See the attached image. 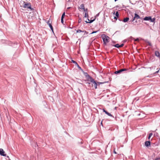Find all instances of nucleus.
I'll return each mask as SVG.
<instances>
[{
  "instance_id": "f3484780",
  "label": "nucleus",
  "mask_w": 160,
  "mask_h": 160,
  "mask_svg": "<svg viewBox=\"0 0 160 160\" xmlns=\"http://www.w3.org/2000/svg\"><path fill=\"white\" fill-rule=\"evenodd\" d=\"M80 9H82L84 10V11H86V9H85L84 6V5L83 4H82L80 6V8H79Z\"/></svg>"
},
{
  "instance_id": "7ed1b4c3",
  "label": "nucleus",
  "mask_w": 160,
  "mask_h": 160,
  "mask_svg": "<svg viewBox=\"0 0 160 160\" xmlns=\"http://www.w3.org/2000/svg\"><path fill=\"white\" fill-rule=\"evenodd\" d=\"M91 82L92 83V87L94 88L95 89L97 88V86H98V83L94 80L92 78L90 80Z\"/></svg>"
},
{
  "instance_id": "20e7f679",
  "label": "nucleus",
  "mask_w": 160,
  "mask_h": 160,
  "mask_svg": "<svg viewBox=\"0 0 160 160\" xmlns=\"http://www.w3.org/2000/svg\"><path fill=\"white\" fill-rule=\"evenodd\" d=\"M143 20L145 21H149L150 22H154L155 20L154 18H152L151 16L146 17L143 18Z\"/></svg>"
},
{
  "instance_id": "39448f33",
  "label": "nucleus",
  "mask_w": 160,
  "mask_h": 160,
  "mask_svg": "<svg viewBox=\"0 0 160 160\" xmlns=\"http://www.w3.org/2000/svg\"><path fill=\"white\" fill-rule=\"evenodd\" d=\"M128 70V69H126V68H123V69H121L119 70L115 71L114 72V73L116 74L120 73H121V72H122L127 71Z\"/></svg>"
},
{
  "instance_id": "2f4dec72",
  "label": "nucleus",
  "mask_w": 160,
  "mask_h": 160,
  "mask_svg": "<svg viewBox=\"0 0 160 160\" xmlns=\"http://www.w3.org/2000/svg\"><path fill=\"white\" fill-rule=\"evenodd\" d=\"M98 32V31H93V32H92L91 34H93V33H96L97 32Z\"/></svg>"
},
{
  "instance_id": "0eeeda50",
  "label": "nucleus",
  "mask_w": 160,
  "mask_h": 160,
  "mask_svg": "<svg viewBox=\"0 0 160 160\" xmlns=\"http://www.w3.org/2000/svg\"><path fill=\"white\" fill-rule=\"evenodd\" d=\"M84 74L88 80H90L92 78L87 72H84Z\"/></svg>"
},
{
  "instance_id": "f03ea898",
  "label": "nucleus",
  "mask_w": 160,
  "mask_h": 160,
  "mask_svg": "<svg viewBox=\"0 0 160 160\" xmlns=\"http://www.w3.org/2000/svg\"><path fill=\"white\" fill-rule=\"evenodd\" d=\"M23 7L24 8H29L31 10H33V8H31V5L30 3H25V2L23 1Z\"/></svg>"
},
{
  "instance_id": "a211bd4d",
  "label": "nucleus",
  "mask_w": 160,
  "mask_h": 160,
  "mask_svg": "<svg viewBox=\"0 0 160 160\" xmlns=\"http://www.w3.org/2000/svg\"><path fill=\"white\" fill-rule=\"evenodd\" d=\"M129 18H126L124 19L123 20V21L124 22H126L128 21L129 20Z\"/></svg>"
},
{
  "instance_id": "6ab92c4d",
  "label": "nucleus",
  "mask_w": 160,
  "mask_h": 160,
  "mask_svg": "<svg viewBox=\"0 0 160 160\" xmlns=\"http://www.w3.org/2000/svg\"><path fill=\"white\" fill-rule=\"evenodd\" d=\"M145 42H146L147 43L149 46H152V44H151V43L150 42L148 41V40H146L145 41Z\"/></svg>"
},
{
  "instance_id": "412c9836",
  "label": "nucleus",
  "mask_w": 160,
  "mask_h": 160,
  "mask_svg": "<svg viewBox=\"0 0 160 160\" xmlns=\"http://www.w3.org/2000/svg\"><path fill=\"white\" fill-rule=\"evenodd\" d=\"M159 144V142H157V143H155L153 144V146H158Z\"/></svg>"
},
{
  "instance_id": "f8f14e48",
  "label": "nucleus",
  "mask_w": 160,
  "mask_h": 160,
  "mask_svg": "<svg viewBox=\"0 0 160 160\" xmlns=\"http://www.w3.org/2000/svg\"><path fill=\"white\" fill-rule=\"evenodd\" d=\"M155 55L157 57L160 58V53L158 51H155Z\"/></svg>"
},
{
  "instance_id": "f257e3e1",
  "label": "nucleus",
  "mask_w": 160,
  "mask_h": 160,
  "mask_svg": "<svg viewBox=\"0 0 160 160\" xmlns=\"http://www.w3.org/2000/svg\"><path fill=\"white\" fill-rule=\"evenodd\" d=\"M102 38L103 39V43L105 45L109 42V38L108 36L105 35L103 34L102 35Z\"/></svg>"
},
{
  "instance_id": "473e14b6",
  "label": "nucleus",
  "mask_w": 160,
  "mask_h": 160,
  "mask_svg": "<svg viewBox=\"0 0 160 160\" xmlns=\"http://www.w3.org/2000/svg\"><path fill=\"white\" fill-rule=\"evenodd\" d=\"M101 125L102 126V121L100 123Z\"/></svg>"
},
{
  "instance_id": "1a4fd4ad",
  "label": "nucleus",
  "mask_w": 160,
  "mask_h": 160,
  "mask_svg": "<svg viewBox=\"0 0 160 160\" xmlns=\"http://www.w3.org/2000/svg\"><path fill=\"white\" fill-rule=\"evenodd\" d=\"M47 24L49 25L52 32H53V29L51 24L49 20L47 22Z\"/></svg>"
},
{
  "instance_id": "bb28decb",
  "label": "nucleus",
  "mask_w": 160,
  "mask_h": 160,
  "mask_svg": "<svg viewBox=\"0 0 160 160\" xmlns=\"http://www.w3.org/2000/svg\"><path fill=\"white\" fill-rule=\"evenodd\" d=\"M63 18H61V22L62 23V24H64L63 23V22H64V21H63Z\"/></svg>"
},
{
  "instance_id": "393cba45",
  "label": "nucleus",
  "mask_w": 160,
  "mask_h": 160,
  "mask_svg": "<svg viewBox=\"0 0 160 160\" xmlns=\"http://www.w3.org/2000/svg\"><path fill=\"white\" fill-rule=\"evenodd\" d=\"M65 16V12H64L62 14V17H61V18H64V16Z\"/></svg>"
},
{
  "instance_id": "dca6fc26",
  "label": "nucleus",
  "mask_w": 160,
  "mask_h": 160,
  "mask_svg": "<svg viewBox=\"0 0 160 160\" xmlns=\"http://www.w3.org/2000/svg\"><path fill=\"white\" fill-rule=\"evenodd\" d=\"M77 33H79L81 32H85V33H87V32L85 31H82L80 29H78L76 31Z\"/></svg>"
},
{
  "instance_id": "9d476101",
  "label": "nucleus",
  "mask_w": 160,
  "mask_h": 160,
  "mask_svg": "<svg viewBox=\"0 0 160 160\" xmlns=\"http://www.w3.org/2000/svg\"><path fill=\"white\" fill-rule=\"evenodd\" d=\"M72 62L73 63H74L78 67V68L80 70H81L82 71V68L80 67L78 64V63L75 61L72 60Z\"/></svg>"
},
{
  "instance_id": "5701e85b",
  "label": "nucleus",
  "mask_w": 160,
  "mask_h": 160,
  "mask_svg": "<svg viewBox=\"0 0 160 160\" xmlns=\"http://www.w3.org/2000/svg\"><path fill=\"white\" fill-rule=\"evenodd\" d=\"M116 16L118 18L119 17V13L118 11H117L115 13Z\"/></svg>"
},
{
  "instance_id": "c9c22d12",
  "label": "nucleus",
  "mask_w": 160,
  "mask_h": 160,
  "mask_svg": "<svg viewBox=\"0 0 160 160\" xmlns=\"http://www.w3.org/2000/svg\"><path fill=\"white\" fill-rule=\"evenodd\" d=\"M114 18H116L115 17Z\"/></svg>"
},
{
  "instance_id": "4468645a",
  "label": "nucleus",
  "mask_w": 160,
  "mask_h": 160,
  "mask_svg": "<svg viewBox=\"0 0 160 160\" xmlns=\"http://www.w3.org/2000/svg\"><path fill=\"white\" fill-rule=\"evenodd\" d=\"M124 45L123 44H121L120 45H119L118 44H117L114 45V46L115 47L117 48H119L121 47H122Z\"/></svg>"
},
{
  "instance_id": "b1692460",
  "label": "nucleus",
  "mask_w": 160,
  "mask_h": 160,
  "mask_svg": "<svg viewBox=\"0 0 160 160\" xmlns=\"http://www.w3.org/2000/svg\"><path fill=\"white\" fill-rule=\"evenodd\" d=\"M134 38L132 37V36H131L129 38V40H134Z\"/></svg>"
},
{
  "instance_id": "2eb2a0df",
  "label": "nucleus",
  "mask_w": 160,
  "mask_h": 160,
  "mask_svg": "<svg viewBox=\"0 0 160 160\" xmlns=\"http://www.w3.org/2000/svg\"><path fill=\"white\" fill-rule=\"evenodd\" d=\"M85 16L84 17L85 18H88V9L87 8L86 9V11H85Z\"/></svg>"
},
{
  "instance_id": "aec40b11",
  "label": "nucleus",
  "mask_w": 160,
  "mask_h": 160,
  "mask_svg": "<svg viewBox=\"0 0 160 160\" xmlns=\"http://www.w3.org/2000/svg\"><path fill=\"white\" fill-rule=\"evenodd\" d=\"M95 20V19H94L93 20H90V21H89L88 22L87 21H86L85 22L87 23H92V22H93L94 20Z\"/></svg>"
},
{
  "instance_id": "72a5a7b5",
  "label": "nucleus",
  "mask_w": 160,
  "mask_h": 160,
  "mask_svg": "<svg viewBox=\"0 0 160 160\" xmlns=\"http://www.w3.org/2000/svg\"><path fill=\"white\" fill-rule=\"evenodd\" d=\"M114 153H115V154H116V152L115 151V150H114Z\"/></svg>"
},
{
  "instance_id": "c85d7f7f",
  "label": "nucleus",
  "mask_w": 160,
  "mask_h": 160,
  "mask_svg": "<svg viewBox=\"0 0 160 160\" xmlns=\"http://www.w3.org/2000/svg\"><path fill=\"white\" fill-rule=\"evenodd\" d=\"M82 21V19L81 18H79V19H78V22L79 23H80Z\"/></svg>"
},
{
  "instance_id": "9b49d317",
  "label": "nucleus",
  "mask_w": 160,
  "mask_h": 160,
  "mask_svg": "<svg viewBox=\"0 0 160 160\" xmlns=\"http://www.w3.org/2000/svg\"><path fill=\"white\" fill-rule=\"evenodd\" d=\"M151 142L150 141H147L145 142V145L148 147L150 146Z\"/></svg>"
},
{
  "instance_id": "7c9ffc66",
  "label": "nucleus",
  "mask_w": 160,
  "mask_h": 160,
  "mask_svg": "<svg viewBox=\"0 0 160 160\" xmlns=\"http://www.w3.org/2000/svg\"><path fill=\"white\" fill-rule=\"evenodd\" d=\"M159 70H158V71H156V72H155L154 73V74H156V73H158V72H159Z\"/></svg>"
},
{
  "instance_id": "cd10ccee",
  "label": "nucleus",
  "mask_w": 160,
  "mask_h": 160,
  "mask_svg": "<svg viewBox=\"0 0 160 160\" xmlns=\"http://www.w3.org/2000/svg\"><path fill=\"white\" fill-rule=\"evenodd\" d=\"M160 157H158V158H156L154 160H160Z\"/></svg>"
},
{
  "instance_id": "6e6552de",
  "label": "nucleus",
  "mask_w": 160,
  "mask_h": 160,
  "mask_svg": "<svg viewBox=\"0 0 160 160\" xmlns=\"http://www.w3.org/2000/svg\"><path fill=\"white\" fill-rule=\"evenodd\" d=\"M0 155L3 156H6V155L5 154V152L2 149L0 148Z\"/></svg>"
},
{
  "instance_id": "4be33fe9",
  "label": "nucleus",
  "mask_w": 160,
  "mask_h": 160,
  "mask_svg": "<svg viewBox=\"0 0 160 160\" xmlns=\"http://www.w3.org/2000/svg\"><path fill=\"white\" fill-rule=\"evenodd\" d=\"M152 133H150L149 134V136H148V139H150V138H151V137L152 136Z\"/></svg>"
},
{
  "instance_id": "423d86ee",
  "label": "nucleus",
  "mask_w": 160,
  "mask_h": 160,
  "mask_svg": "<svg viewBox=\"0 0 160 160\" xmlns=\"http://www.w3.org/2000/svg\"><path fill=\"white\" fill-rule=\"evenodd\" d=\"M142 19V18H141L139 15H138L137 13H135L134 17L133 19L132 20V22H133L135 19Z\"/></svg>"
},
{
  "instance_id": "a878e982",
  "label": "nucleus",
  "mask_w": 160,
  "mask_h": 160,
  "mask_svg": "<svg viewBox=\"0 0 160 160\" xmlns=\"http://www.w3.org/2000/svg\"><path fill=\"white\" fill-rule=\"evenodd\" d=\"M97 83H98V85H99L100 84H102L104 83V82H96Z\"/></svg>"
},
{
  "instance_id": "ddd939ff",
  "label": "nucleus",
  "mask_w": 160,
  "mask_h": 160,
  "mask_svg": "<svg viewBox=\"0 0 160 160\" xmlns=\"http://www.w3.org/2000/svg\"><path fill=\"white\" fill-rule=\"evenodd\" d=\"M103 111L106 114L108 115V116L113 117L111 114L108 112L106 111L104 109H103Z\"/></svg>"
},
{
  "instance_id": "f704fd0d",
  "label": "nucleus",
  "mask_w": 160,
  "mask_h": 160,
  "mask_svg": "<svg viewBox=\"0 0 160 160\" xmlns=\"http://www.w3.org/2000/svg\"><path fill=\"white\" fill-rule=\"evenodd\" d=\"M88 20L89 21H90V20H89L88 19Z\"/></svg>"
},
{
  "instance_id": "e433bc0d",
  "label": "nucleus",
  "mask_w": 160,
  "mask_h": 160,
  "mask_svg": "<svg viewBox=\"0 0 160 160\" xmlns=\"http://www.w3.org/2000/svg\"><path fill=\"white\" fill-rule=\"evenodd\" d=\"M99 15V14H98V15H97V16H98Z\"/></svg>"
},
{
  "instance_id": "c756f323",
  "label": "nucleus",
  "mask_w": 160,
  "mask_h": 160,
  "mask_svg": "<svg viewBox=\"0 0 160 160\" xmlns=\"http://www.w3.org/2000/svg\"><path fill=\"white\" fill-rule=\"evenodd\" d=\"M134 41H139V39L138 38H137L136 39H134Z\"/></svg>"
}]
</instances>
